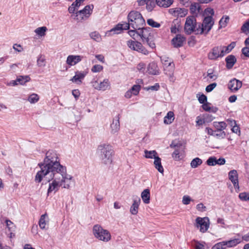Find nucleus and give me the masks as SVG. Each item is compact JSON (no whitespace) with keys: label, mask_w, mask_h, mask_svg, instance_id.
I'll list each match as a JSON object with an SVG mask.
<instances>
[{"label":"nucleus","mask_w":249,"mask_h":249,"mask_svg":"<svg viewBox=\"0 0 249 249\" xmlns=\"http://www.w3.org/2000/svg\"><path fill=\"white\" fill-rule=\"evenodd\" d=\"M128 21L133 29L140 30L145 25V20L141 14L136 11H131L127 16Z\"/></svg>","instance_id":"4"},{"label":"nucleus","mask_w":249,"mask_h":249,"mask_svg":"<svg viewBox=\"0 0 249 249\" xmlns=\"http://www.w3.org/2000/svg\"><path fill=\"white\" fill-rule=\"evenodd\" d=\"M89 36L91 39H92L96 42H100L102 40L101 35L97 31L91 32V33H90Z\"/></svg>","instance_id":"41"},{"label":"nucleus","mask_w":249,"mask_h":249,"mask_svg":"<svg viewBox=\"0 0 249 249\" xmlns=\"http://www.w3.org/2000/svg\"><path fill=\"white\" fill-rule=\"evenodd\" d=\"M144 157L146 159H155L158 156V153L156 150L148 151L145 150L144 151Z\"/></svg>","instance_id":"34"},{"label":"nucleus","mask_w":249,"mask_h":249,"mask_svg":"<svg viewBox=\"0 0 249 249\" xmlns=\"http://www.w3.org/2000/svg\"><path fill=\"white\" fill-rule=\"evenodd\" d=\"M103 69V67L100 65H94L91 71L92 72H99L101 71Z\"/></svg>","instance_id":"49"},{"label":"nucleus","mask_w":249,"mask_h":249,"mask_svg":"<svg viewBox=\"0 0 249 249\" xmlns=\"http://www.w3.org/2000/svg\"><path fill=\"white\" fill-rule=\"evenodd\" d=\"M49 222L48 216L46 213L42 214L39 219L38 225L40 229H46V226Z\"/></svg>","instance_id":"24"},{"label":"nucleus","mask_w":249,"mask_h":249,"mask_svg":"<svg viewBox=\"0 0 249 249\" xmlns=\"http://www.w3.org/2000/svg\"><path fill=\"white\" fill-rule=\"evenodd\" d=\"M127 45L131 50L144 55H147L149 53V52L142 46V44L137 41L128 40L127 41Z\"/></svg>","instance_id":"11"},{"label":"nucleus","mask_w":249,"mask_h":249,"mask_svg":"<svg viewBox=\"0 0 249 249\" xmlns=\"http://www.w3.org/2000/svg\"><path fill=\"white\" fill-rule=\"evenodd\" d=\"M214 21L212 16L206 17L202 23H198L196 34H207L211 30Z\"/></svg>","instance_id":"7"},{"label":"nucleus","mask_w":249,"mask_h":249,"mask_svg":"<svg viewBox=\"0 0 249 249\" xmlns=\"http://www.w3.org/2000/svg\"><path fill=\"white\" fill-rule=\"evenodd\" d=\"M190 10L193 16L196 17L199 13L202 11L200 5L198 3H192L190 6Z\"/></svg>","instance_id":"23"},{"label":"nucleus","mask_w":249,"mask_h":249,"mask_svg":"<svg viewBox=\"0 0 249 249\" xmlns=\"http://www.w3.org/2000/svg\"><path fill=\"white\" fill-rule=\"evenodd\" d=\"M214 136L219 139H223L226 136V133L224 131H215Z\"/></svg>","instance_id":"50"},{"label":"nucleus","mask_w":249,"mask_h":249,"mask_svg":"<svg viewBox=\"0 0 249 249\" xmlns=\"http://www.w3.org/2000/svg\"><path fill=\"white\" fill-rule=\"evenodd\" d=\"M160 60L163 67L167 66H169V63H170V64L174 63L173 61L172 60V59L170 58L169 57L165 55L161 56L160 57Z\"/></svg>","instance_id":"37"},{"label":"nucleus","mask_w":249,"mask_h":249,"mask_svg":"<svg viewBox=\"0 0 249 249\" xmlns=\"http://www.w3.org/2000/svg\"><path fill=\"white\" fill-rule=\"evenodd\" d=\"M229 179L232 183L236 192L239 191L238 175L236 170H232L228 173Z\"/></svg>","instance_id":"15"},{"label":"nucleus","mask_w":249,"mask_h":249,"mask_svg":"<svg viewBox=\"0 0 249 249\" xmlns=\"http://www.w3.org/2000/svg\"><path fill=\"white\" fill-rule=\"evenodd\" d=\"M100 158L101 162L105 164H110L112 161L113 150L109 144H103L98 146Z\"/></svg>","instance_id":"3"},{"label":"nucleus","mask_w":249,"mask_h":249,"mask_svg":"<svg viewBox=\"0 0 249 249\" xmlns=\"http://www.w3.org/2000/svg\"><path fill=\"white\" fill-rule=\"evenodd\" d=\"M196 209L200 212H203L206 211V207L202 203H199L196 205Z\"/></svg>","instance_id":"62"},{"label":"nucleus","mask_w":249,"mask_h":249,"mask_svg":"<svg viewBox=\"0 0 249 249\" xmlns=\"http://www.w3.org/2000/svg\"><path fill=\"white\" fill-rule=\"evenodd\" d=\"M85 76V74L83 72H77L71 80L76 83H81L82 80L84 79Z\"/></svg>","instance_id":"31"},{"label":"nucleus","mask_w":249,"mask_h":249,"mask_svg":"<svg viewBox=\"0 0 249 249\" xmlns=\"http://www.w3.org/2000/svg\"><path fill=\"white\" fill-rule=\"evenodd\" d=\"M213 125L216 129L215 131H224L227 127V124L224 122H213Z\"/></svg>","instance_id":"28"},{"label":"nucleus","mask_w":249,"mask_h":249,"mask_svg":"<svg viewBox=\"0 0 249 249\" xmlns=\"http://www.w3.org/2000/svg\"><path fill=\"white\" fill-rule=\"evenodd\" d=\"M202 163V160L199 158L194 159L190 163V165L193 168H196Z\"/></svg>","instance_id":"39"},{"label":"nucleus","mask_w":249,"mask_h":249,"mask_svg":"<svg viewBox=\"0 0 249 249\" xmlns=\"http://www.w3.org/2000/svg\"><path fill=\"white\" fill-rule=\"evenodd\" d=\"M40 170L37 172V178H41L40 174L49 172H58L65 167L59 161L58 154L55 151L49 150L46 153L45 157L42 162L38 164Z\"/></svg>","instance_id":"1"},{"label":"nucleus","mask_w":249,"mask_h":249,"mask_svg":"<svg viewBox=\"0 0 249 249\" xmlns=\"http://www.w3.org/2000/svg\"><path fill=\"white\" fill-rule=\"evenodd\" d=\"M93 9V5L92 4L87 5L83 9L76 12L73 18L78 21L86 19L91 15Z\"/></svg>","instance_id":"10"},{"label":"nucleus","mask_w":249,"mask_h":249,"mask_svg":"<svg viewBox=\"0 0 249 249\" xmlns=\"http://www.w3.org/2000/svg\"><path fill=\"white\" fill-rule=\"evenodd\" d=\"M6 223L7 228L9 229V231H13L15 229L14 224L9 220H6Z\"/></svg>","instance_id":"61"},{"label":"nucleus","mask_w":249,"mask_h":249,"mask_svg":"<svg viewBox=\"0 0 249 249\" xmlns=\"http://www.w3.org/2000/svg\"><path fill=\"white\" fill-rule=\"evenodd\" d=\"M47 31V28L45 26H42L37 28L35 30V32L37 35L40 36H43L45 35V33Z\"/></svg>","instance_id":"40"},{"label":"nucleus","mask_w":249,"mask_h":249,"mask_svg":"<svg viewBox=\"0 0 249 249\" xmlns=\"http://www.w3.org/2000/svg\"><path fill=\"white\" fill-rule=\"evenodd\" d=\"M141 203L140 198L136 196L133 199V203L130 208V212L132 214L136 215L138 213L139 207Z\"/></svg>","instance_id":"21"},{"label":"nucleus","mask_w":249,"mask_h":249,"mask_svg":"<svg viewBox=\"0 0 249 249\" xmlns=\"http://www.w3.org/2000/svg\"><path fill=\"white\" fill-rule=\"evenodd\" d=\"M185 38L181 35H177L172 40V43L174 46L176 48L180 47L183 45Z\"/></svg>","instance_id":"22"},{"label":"nucleus","mask_w":249,"mask_h":249,"mask_svg":"<svg viewBox=\"0 0 249 249\" xmlns=\"http://www.w3.org/2000/svg\"><path fill=\"white\" fill-rule=\"evenodd\" d=\"M146 9L148 11H151L155 7V4L154 1L149 0L146 4Z\"/></svg>","instance_id":"52"},{"label":"nucleus","mask_w":249,"mask_h":249,"mask_svg":"<svg viewBox=\"0 0 249 249\" xmlns=\"http://www.w3.org/2000/svg\"><path fill=\"white\" fill-rule=\"evenodd\" d=\"M225 61L226 62L227 68L230 69L232 68L234 64L236 62V59L234 55H230L226 58Z\"/></svg>","instance_id":"26"},{"label":"nucleus","mask_w":249,"mask_h":249,"mask_svg":"<svg viewBox=\"0 0 249 249\" xmlns=\"http://www.w3.org/2000/svg\"><path fill=\"white\" fill-rule=\"evenodd\" d=\"M141 197L144 203L149 204L150 198V190L148 189H144L142 192Z\"/></svg>","instance_id":"27"},{"label":"nucleus","mask_w":249,"mask_h":249,"mask_svg":"<svg viewBox=\"0 0 249 249\" xmlns=\"http://www.w3.org/2000/svg\"><path fill=\"white\" fill-rule=\"evenodd\" d=\"M130 26L129 22H124L122 23L117 24L115 27L112 28L109 32L113 33L114 34H118L123 30H128Z\"/></svg>","instance_id":"20"},{"label":"nucleus","mask_w":249,"mask_h":249,"mask_svg":"<svg viewBox=\"0 0 249 249\" xmlns=\"http://www.w3.org/2000/svg\"><path fill=\"white\" fill-rule=\"evenodd\" d=\"M224 55L223 46L214 47L208 53V58L210 60H216Z\"/></svg>","instance_id":"12"},{"label":"nucleus","mask_w":249,"mask_h":249,"mask_svg":"<svg viewBox=\"0 0 249 249\" xmlns=\"http://www.w3.org/2000/svg\"><path fill=\"white\" fill-rule=\"evenodd\" d=\"M92 233L94 237L99 240L107 242L111 238L109 231L104 229L101 225L96 224L92 228Z\"/></svg>","instance_id":"6"},{"label":"nucleus","mask_w":249,"mask_h":249,"mask_svg":"<svg viewBox=\"0 0 249 249\" xmlns=\"http://www.w3.org/2000/svg\"><path fill=\"white\" fill-rule=\"evenodd\" d=\"M181 146V143L176 140L173 141L170 145V147L171 148H178L180 147Z\"/></svg>","instance_id":"57"},{"label":"nucleus","mask_w":249,"mask_h":249,"mask_svg":"<svg viewBox=\"0 0 249 249\" xmlns=\"http://www.w3.org/2000/svg\"><path fill=\"white\" fill-rule=\"evenodd\" d=\"M198 27V23L196 22V18L194 16H189L186 19L184 29L185 33L187 35H191L193 33L196 34V30Z\"/></svg>","instance_id":"8"},{"label":"nucleus","mask_w":249,"mask_h":249,"mask_svg":"<svg viewBox=\"0 0 249 249\" xmlns=\"http://www.w3.org/2000/svg\"><path fill=\"white\" fill-rule=\"evenodd\" d=\"M120 115L118 114L113 118L112 122L110 124V132L113 134L118 133L120 130Z\"/></svg>","instance_id":"19"},{"label":"nucleus","mask_w":249,"mask_h":249,"mask_svg":"<svg viewBox=\"0 0 249 249\" xmlns=\"http://www.w3.org/2000/svg\"><path fill=\"white\" fill-rule=\"evenodd\" d=\"M202 108L206 111L215 112L217 110L216 108L211 107L208 103H204L202 106Z\"/></svg>","instance_id":"42"},{"label":"nucleus","mask_w":249,"mask_h":249,"mask_svg":"<svg viewBox=\"0 0 249 249\" xmlns=\"http://www.w3.org/2000/svg\"><path fill=\"white\" fill-rule=\"evenodd\" d=\"M37 64L38 67H42L45 66V59L44 56L40 55L37 60Z\"/></svg>","instance_id":"47"},{"label":"nucleus","mask_w":249,"mask_h":249,"mask_svg":"<svg viewBox=\"0 0 249 249\" xmlns=\"http://www.w3.org/2000/svg\"><path fill=\"white\" fill-rule=\"evenodd\" d=\"M239 198L242 201H247L249 200V194L247 193H241L239 195Z\"/></svg>","instance_id":"51"},{"label":"nucleus","mask_w":249,"mask_h":249,"mask_svg":"<svg viewBox=\"0 0 249 249\" xmlns=\"http://www.w3.org/2000/svg\"><path fill=\"white\" fill-rule=\"evenodd\" d=\"M216 86L217 84L216 83H212L206 87L205 90L207 92H210L216 87Z\"/></svg>","instance_id":"56"},{"label":"nucleus","mask_w":249,"mask_h":249,"mask_svg":"<svg viewBox=\"0 0 249 249\" xmlns=\"http://www.w3.org/2000/svg\"><path fill=\"white\" fill-rule=\"evenodd\" d=\"M169 13L176 18H183L188 14V10L184 8L176 7L169 9Z\"/></svg>","instance_id":"16"},{"label":"nucleus","mask_w":249,"mask_h":249,"mask_svg":"<svg viewBox=\"0 0 249 249\" xmlns=\"http://www.w3.org/2000/svg\"><path fill=\"white\" fill-rule=\"evenodd\" d=\"M209 225V219L207 217H197L196 219V226L199 228L200 231L202 232H205L208 230Z\"/></svg>","instance_id":"14"},{"label":"nucleus","mask_w":249,"mask_h":249,"mask_svg":"<svg viewBox=\"0 0 249 249\" xmlns=\"http://www.w3.org/2000/svg\"><path fill=\"white\" fill-rule=\"evenodd\" d=\"M151 31L152 29L150 28H144L142 26L140 30H138V34L143 43L146 42L151 48L154 49L156 47V45Z\"/></svg>","instance_id":"5"},{"label":"nucleus","mask_w":249,"mask_h":249,"mask_svg":"<svg viewBox=\"0 0 249 249\" xmlns=\"http://www.w3.org/2000/svg\"><path fill=\"white\" fill-rule=\"evenodd\" d=\"M83 58V57L81 55H69L67 58L66 63L71 67L80 62Z\"/></svg>","instance_id":"18"},{"label":"nucleus","mask_w":249,"mask_h":249,"mask_svg":"<svg viewBox=\"0 0 249 249\" xmlns=\"http://www.w3.org/2000/svg\"><path fill=\"white\" fill-rule=\"evenodd\" d=\"M172 157L176 160H179L180 159V150L179 149L177 148L175 149L172 154Z\"/></svg>","instance_id":"55"},{"label":"nucleus","mask_w":249,"mask_h":249,"mask_svg":"<svg viewBox=\"0 0 249 249\" xmlns=\"http://www.w3.org/2000/svg\"><path fill=\"white\" fill-rule=\"evenodd\" d=\"M242 53L246 56L249 57V48L248 47H244L242 49Z\"/></svg>","instance_id":"64"},{"label":"nucleus","mask_w":249,"mask_h":249,"mask_svg":"<svg viewBox=\"0 0 249 249\" xmlns=\"http://www.w3.org/2000/svg\"><path fill=\"white\" fill-rule=\"evenodd\" d=\"M240 243V240L238 238H235L228 241H223L220 242L222 244V246L225 247L227 246L228 247H233L236 246Z\"/></svg>","instance_id":"25"},{"label":"nucleus","mask_w":249,"mask_h":249,"mask_svg":"<svg viewBox=\"0 0 249 249\" xmlns=\"http://www.w3.org/2000/svg\"><path fill=\"white\" fill-rule=\"evenodd\" d=\"M40 175L41 178L40 179H39V178H37V176L36 174L35 176V181L36 183H40L44 177H47L49 179V187L47 190L48 196L52 194L53 195L59 190L60 187L61 186L59 171L49 172L48 173H42Z\"/></svg>","instance_id":"2"},{"label":"nucleus","mask_w":249,"mask_h":249,"mask_svg":"<svg viewBox=\"0 0 249 249\" xmlns=\"http://www.w3.org/2000/svg\"><path fill=\"white\" fill-rule=\"evenodd\" d=\"M61 186L63 188L69 189L72 183L74 182L73 177L67 174L66 167L59 171Z\"/></svg>","instance_id":"9"},{"label":"nucleus","mask_w":249,"mask_h":249,"mask_svg":"<svg viewBox=\"0 0 249 249\" xmlns=\"http://www.w3.org/2000/svg\"><path fill=\"white\" fill-rule=\"evenodd\" d=\"M145 68V65L143 63H140L137 66V69L141 72H144Z\"/></svg>","instance_id":"63"},{"label":"nucleus","mask_w":249,"mask_h":249,"mask_svg":"<svg viewBox=\"0 0 249 249\" xmlns=\"http://www.w3.org/2000/svg\"><path fill=\"white\" fill-rule=\"evenodd\" d=\"M242 82L236 78L231 80L228 83V88L234 92L238 90L242 87Z\"/></svg>","instance_id":"17"},{"label":"nucleus","mask_w":249,"mask_h":249,"mask_svg":"<svg viewBox=\"0 0 249 249\" xmlns=\"http://www.w3.org/2000/svg\"><path fill=\"white\" fill-rule=\"evenodd\" d=\"M39 100V96L36 93H32L30 94L27 99V101L31 104H35Z\"/></svg>","instance_id":"38"},{"label":"nucleus","mask_w":249,"mask_h":249,"mask_svg":"<svg viewBox=\"0 0 249 249\" xmlns=\"http://www.w3.org/2000/svg\"><path fill=\"white\" fill-rule=\"evenodd\" d=\"M157 68V65L155 63H151L147 67V71L149 74L157 75L159 73Z\"/></svg>","instance_id":"30"},{"label":"nucleus","mask_w":249,"mask_h":249,"mask_svg":"<svg viewBox=\"0 0 249 249\" xmlns=\"http://www.w3.org/2000/svg\"><path fill=\"white\" fill-rule=\"evenodd\" d=\"M235 42H232L230 44H229L228 46L226 47L223 46V47L224 48V55L226 53H229L235 47Z\"/></svg>","instance_id":"44"},{"label":"nucleus","mask_w":249,"mask_h":249,"mask_svg":"<svg viewBox=\"0 0 249 249\" xmlns=\"http://www.w3.org/2000/svg\"><path fill=\"white\" fill-rule=\"evenodd\" d=\"M78 8L76 7L75 5H73V3H72L71 5L69 6L68 8V11L70 13L74 14V16L75 15V11L78 10Z\"/></svg>","instance_id":"60"},{"label":"nucleus","mask_w":249,"mask_h":249,"mask_svg":"<svg viewBox=\"0 0 249 249\" xmlns=\"http://www.w3.org/2000/svg\"><path fill=\"white\" fill-rule=\"evenodd\" d=\"M154 164L155 168L157 169L160 173H163L164 169L161 165V159L159 156L154 159Z\"/></svg>","instance_id":"29"},{"label":"nucleus","mask_w":249,"mask_h":249,"mask_svg":"<svg viewBox=\"0 0 249 249\" xmlns=\"http://www.w3.org/2000/svg\"><path fill=\"white\" fill-rule=\"evenodd\" d=\"M92 86L98 90L105 91L109 89L110 88V83L108 79L105 78L103 81L100 83L98 82L96 80H93L91 82Z\"/></svg>","instance_id":"13"},{"label":"nucleus","mask_w":249,"mask_h":249,"mask_svg":"<svg viewBox=\"0 0 249 249\" xmlns=\"http://www.w3.org/2000/svg\"><path fill=\"white\" fill-rule=\"evenodd\" d=\"M191 201L193 200L191 198V197L189 196L185 195L182 197V202L184 205H188Z\"/></svg>","instance_id":"54"},{"label":"nucleus","mask_w":249,"mask_h":249,"mask_svg":"<svg viewBox=\"0 0 249 249\" xmlns=\"http://www.w3.org/2000/svg\"><path fill=\"white\" fill-rule=\"evenodd\" d=\"M169 66L163 67V70L166 74L169 75L170 77H172L175 70V64L174 63L171 64L169 63Z\"/></svg>","instance_id":"33"},{"label":"nucleus","mask_w":249,"mask_h":249,"mask_svg":"<svg viewBox=\"0 0 249 249\" xmlns=\"http://www.w3.org/2000/svg\"><path fill=\"white\" fill-rule=\"evenodd\" d=\"M18 84L24 85L26 82L30 80V77L28 75L19 76L17 78Z\"/></svg>","instance_id":"36"},{"label":"nucleus","mask_w":249,"mask_h":249,"mask_svg":"<svg viewBox=\"0 0 249 249\" xmlns=\"http://www.w3.org/2000/svg\"><path fill=\"white\" fill-rule=\"evenodd\" d=\"M216 158L215 157H211L207 160V164L209 166L216 165Z\"/></svg>","instance_id":"48"},{"label":"nucleus","mask_w":249,"mask_h":249,"mask_svg":"<svg viewBox=\"0 0 249 249\" xmlns=\"http://www.w3.org/2000/svg\"><path fill=\"white\" fill-rule=\"evenodd\" d=\"M197 97H198V100L200 104H203L207 102V98L204 94H197Z\"/></svg>","instance_id":"53"},{"label":"nucleus","mask_w":249,"mask_h":249,"mask_svg":"<svg viewBox=\"0 0 249 249\" xmlns=\"http://www.w3.org/2000/svg\"><path fill=\"white\" fill-rule=\"evenodd\" d=\"M130 89L134 95H137L140 92L141 86L139 85H134Z\"/></svg>","instance_id":"46"},{"label":"nucleus","mask_w":249,"mask_h":249,"mask_svg":"<svg viewBox=\"0 0 249 249\" xmlns=\"http://www.w3.org/2000/svg\"><path fill=\"white\" fill-rule=\"evenodd\" d=\"M241 30L244 33L249 32V20L243 25L241 27Z\"/></svg>","instance_id":"59"},{"label":"nucleus","mask_w":249,"mask_h":249,"mask_svg":"<svg viewBox=\"0 0 249 249\" xmlns=\"http://www.w3.org/2000/svg\"><path fill=\"white\" fill-rule=\"evenodd\" d=\"M173 3V0H156L157 4L160 7H169Z\"/></svg>","instance_id":"32"},{"label":"nucleus","mask_w":249,"mask_h":249,"mask_svg":"<svg viewBox=\"0 0 249 249\" xmlns=\"http://www.w3.org/2000/svg\"><path fill=\"white\" fill-rule=\"evenodd\" d=\"M128 33L130 36L133 37L134 39H136V37L139 36L138 34V30H129Z\"/></svg>","instance_id":"58"},{"label":"nucleus","mask_w":249,"mask_h":249,"mask_svg":"<svg viewBox=\"0 0 249 249\" xmlns=\"http://www.w3.org/2000/svg\"><path fill=\"white\" fill-rule=\"evenodd\" d=\"M147 23L149 26L153 28H159L160 26V23L155 21L152 18L148 19Z\"/></svg>","instance_id":"45"},{"label":"nucleus","mask_w":249,"mask_h":249,"mask_svg":"<svg viewBox=\"0 0 249 249\" xmlns=\"http://www.w3.org/2000/svg\"><path fill=\"white\" fill-rule=\"evenodd\" d=\"M229 20V17L228 16H226L225 17H222L219 22V28H224L227 26V23Z\"/></svg>","instance_id":"43"},{"label":"nucleus","mask_w":249,"mask_h":249,"mask_svg":"<svg viewBox=\"0 0 249 249\" xmlns=\"http://www.w3.org/2000/svg\"><path fill=\"white\" fill-rule=\"evenodd\" d=\"M174 114L172 111H169L164 118V123L167 124H171L174 120Z\"/></svg>","instance_id":"35"}]
</instances>
